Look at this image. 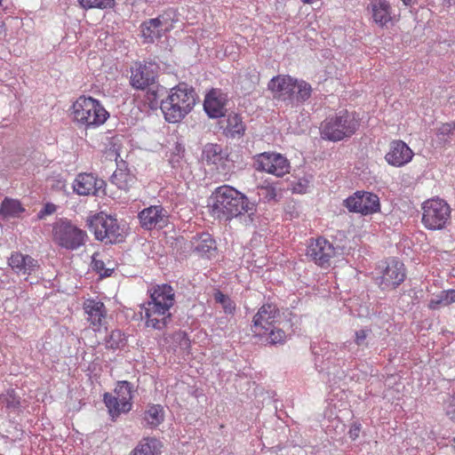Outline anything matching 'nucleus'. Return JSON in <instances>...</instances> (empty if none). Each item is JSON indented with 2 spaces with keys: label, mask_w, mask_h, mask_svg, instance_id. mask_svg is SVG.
Instances as JSON below:
<instances>
[{
  "label": "nucleus",
  "mask_w": 455,
  "mask_h": 455,
  "mask_svg": "<svg viewBox=\"0 0 455 455\" xmlns=\"http://www.w3.org/2000/svg\"><path fill=\"white\" fill-rule=\"evenodd\" d=\"M0 403L5 406L7 410L16 411L20 407V397L17 395L13 389H9L6 393L1 395Z\"/></svg>",
  "instance_id": "c9c22d12"
},
{
  "label": "nucleus",
  "mask_w": 455,
  "mask_h": 455,
  "mask_svg": "<svg viewBox=\"0 0 455 455\" xmlns=\"http://www.w3.org/2000/svg\"><path fill=\"white\" fill-rule=\"evenodd\" d=\"M339 247H334L327 239L318 237L311 240L307 248V257L316 265L324 267L330 265L331 258L339 253Z\"/></svg>",
  "instance_id": "9b49d317"
},
{
  "label": "nucleus",
  "mask_w": 455,
  "mask_h": 455,
  "mask_svg": "<svg viewBox=\"0 0 455 455\" xmlns=\"http://www.w3.org/2000/svg\"><path fill=\"white\" fill-rule=\"evenodd\" d=\"M294 83H296V78L290 76H277L269 81L267 87L273 92L275 99L291 106Z\"/></svg>",
  "instance_id": "2eb2a0df"
},
{
  "label": "nucleus",
  "mask_w": 455,
  "mask_h": 455,
  "mask_svg": "<svg viewBox=\"0 0 455 455\" xmlns=\"http://www.w3.org/2000/svg\"><path fill=\"white\" fill-rule=\"evenodd\" d=\"M80 6L84 9H110L116 4L115 0H77Z\"/></svg>",
  "instance_id": "4c0bfd02"
},
{
  "label": "nucleus",
  "mask_w": 455,
  "mask_h": 455,
  "mask_svg": "<svg viewBox=\"0 0 455 455\" xmlns=\"http://www.w3.org/2000/svg\"><path fill=\"white\" fill-rule=\"evenodd\" d=\"M403 4L406 6H411L417 3V0H402Z\"/></svg>",
  "instance_id": "3c124183"
},
{
  "label": "nucleus",
  "mask_w": 455,
  "mask_h": 455,
  "mask_svg": "<svg viewBox=\"0 0 455 455\" xmlns=\"http://www.w3.org/2000/svg\"><path fill=\"white\" fill-rule=\"evenodd\" d=\"M97 253L93 254L92 260V268L102 277H108L112 275L114 269L105 267L102 260L97 259Z\"/></svg>",
  "instance_id": "79ce46f5"
},
{
  "label": "nucleus",
  "mask_w": 455,
  "mask_h": 455,
  "mask_svg": "<svg viewBox=\"0 0 455 455\" xmlns=\"http://www.w3.org/2000/svg\"><path fill=\"white\" fill-rule=\"evenodd\" d=\"M422 223L429 230H441L451 220L450 205L443 199L433 198L422 204Z\"/></svg>",
  "instance_id": "0eeeda50"
},
{
  "label": "nucleus",
  "mask_w": 455,
  "mask_h": 455,
  "mask_svg": "<svg viewBox=\"0 0 455 455\" xmlns=\"http://www.w3.org/2000/svg\"><path fill=\"white\" fill-rule=\"evenodd\" d=\"M344 203L349 212L362 215H370L380 210L379 196L371 192L357 191L347 198Z\"/></svg>",
  "instance_id": "9d476101"
},
{
  "label": "nucleus",
  "mask_w": 455,
  "mask_h": 455,
  "mask_svg": "<svg viewBox=\"0 0 455 455\" xmlns=\"http://www.w3.org/2000/svg\"><path fill=\"white\" fill-rule=\"evenodd\" d=\"M87 235L71 221L60 219L53 224V242L61 248L68 251L77 250L84 244Z\"/></svg>",
  "instance_id": "39448f33"
},
{
  "label": "nucleus",
  "mask_w": 455,
  "mask_h": 455,
  "mask_svg": "<svg viewBox=\"0 0 455 455\" xmlns=\"http://www.w3.org/2000/svg\"><path fill=\"white\" fill-rule=\"evenodd\" d=\"M359 126L356 114L343 110L326 117L321 124L320 133L323 140L337 142L352 137Z\"/></svg>",
  "instance_id": "7ed1b4c3"
},
{
  "label": "nucleus",
  "mask_w": 455,
  "mask_h": 455,
  "mask_svg": "<svg viewBox=\"0 0 455 455\" xmlns=\"http://www.w3.org/2000/svg\"><path fill=\"white\" fill-rule=\"evenodd\" d=\"M126 337L120 330H113L105 339V346L108 349H119L126 345Z\"/></svg>",
  "instance_id": "473e14b6"
},
{
  "label": "nucleus",
  "mask_w": 455,
  "mask_h": 455,
  "mask_svg": "<svg viewBox=\"0 0 455 455\" xmlns=\"http://www.w3.org/2000/svg\"><path fill=\"white\" fill-rule=\"evenodd\" d=\"M162 443L156 438H145L134 450L135 455H157L161 452Z\"/></svg>",
  "instance_id": "2f4dec72"
},
{
  "label": "nucleus",
  "mask_w": 455,
  "mask_h": 455,
  "mask_svg": "<svg viewBox=\"0 0 455 455\" xmlns=\"http://www.w3.org/2000/svg\"><path fill=\"white\" fill-rule=\"evenodd\" d=\"M140 226L147 230L163 228L168 223L167 211L161 205H153L139 213Z\"/></svg>",
  "instance_id": "4468645a"
},
{
  "label": "nucleus",
  "mask_w": 455,
  "mask_h": 455,
  "mask_svg": "<svg viewBox=\"0 0 455 455\" xmlns=\"http://www.w3.org/2000/svg\"><path fill=\"white\" fill-rule=\"evenodd\" d=\"M132 390L133 385L123 380L117 382L114 394H104V403L113 419L132 410Z\"/></svg>",
  "instance_id": "6e6552de"
},
{
  "label": "nucleus",
  "mask_w": 455,
  "mask_h": 455,
  "mask_svg": "<svg viewBox=\"0 0 455 455\" xmlns=\"http://www.w3.org/2000/svg\"><path fill=\"white\" fill-rule=\"evenodd\" d=\"M74 122L85 129L103 124L109 114L102 104L92 97L80 96L72 105Z\"/></svg>",
  "instance_id": "20e7f679"
},
{
  "label": "nucleus",
  "mask_w": 455,
  "mask_h": 455,
  "mask_svg": "<svg viewBox=\"0 0 455 455\" xmlns=\"http://www.w3.org/2000/svg\"><path fill=\"white\" fill-rule=\"evenodd\" d=\"M191 246L194 252L201 257L212 259L217 253L216 242L212 235L207 232H202L195 235L191 238Z\"/></svg>",
  "instance_id": "4be33fe9"
},
{
  "label": "nucleus",
  "mask_w": 455,
  "mask_h": 455,
  "mask_svg": "<svg viewBox=\"0 0 455 455\" xmlns=\"http://www.w3.org/2000/svg\"><path fill=\"white\" fill-rule=\"evenodd\" d=\"M412 156V150L403 141L395 140L390 144L385 158L389 164L399 167L409 163Z\"/></svg>",
  "instance_id": "5701e85b"
},
{
  "label": "nucleus",
  "mask_w": 455,
  "mask_h": 455,
  "mask_svg": "<svg viewBox=\"0 0 455 455\" xmlns=\"http://www.w3.org/2000/svg\"><path fill=\"white\" fill-rule=\"evenodd\" d=\"M144 419L151 426H158L164 421V409L161 405H152L145 412Z\"/></svg>",
  "instance_id": "e433bc0d"
},
{
  "label": "nucleus",
  "mask_w": 455,
  "mask_h": 455,
  "mask_svg": "<svg viewBox=\"0 0 455 455\" xmlns=\"http://www.w3.org/2000/svg\"><path fill=\"white\" fill-rule=\"evenodd\" d=\"M56 211V205L53 204H46L38 212L37 217L39 219L44 218L46 215H51Z\"/></svg>",
  "instance_id": "09e8293b"
},
{
  "label": "nucleus",
  "mask_w": 455,
  "mask_h": 455,
  "mask_svg": "<svg viewBox=\"0 0 455 455\" xmlns=\"http://www.w3.org/2000/svg\"><path fill=\"white\" fill-rule=\"evenodd\" d=\"M371 334V329H361L355 331V343L360 347H368V338Z\"/></svg>",
  "instance_id": "c03bdc74"
},
{
  "label": "nucleus",
  "mask_w": 455,
  "mask_h": 455,
  "mask_svg": "<svg viewBox=\"0 0 455 455\" xmlns=\"http://www.w3.org/2000/svg\"><path fill=\"white\" fill-rule=\"evenodd\" d=\"M180 335L182 337V339H181V342L182 343L181 344L186 346V347H188L189 344H190V340L188 338L187 334L185 332H182Z\"/></svg>",
  "instance_id": "8fccbe9b"
},
{
  "label": "nucleus",
  "mask_w": 455,
  "mask_h": 455,
  "mask_svg": "<svg viewBox=\"0 0 455 455\" xmlns=\"http://www.w3.org/2000/svg\"><path fill=\"white\" fill-rule=\"evenodd\" d=\"M228 95L220 89H212L205 96L204 108L210 118H219L227 111Z\"/></svg>",
  "instance_id": "a211bd4d"
},
{
  "label": "nucleus",
  "mask_w": 455,
  "mask_h": 455,
  "mask_svg": "<svg viewBox=\"0 0 455 455\" xmlns=\"http://www.w3.org/2000/svg\"><path fill=\"white\" fill-rule=\"evenodd\" d=\"M150 299L147 303L158 307H167L172 308L175 303V292L173 288L164 283L154 286L150 291Z\"/></svg>",
  "instance_id": "b1692460"
},
{
  "label": "nucleus",
  "mask_w": 455,
  "mask_h": 455,
  "mask_svg": "<svg viewBox=\"0 0 455 455\" xmlns=\"http://www.w3.org/2000/svg\"><path fill=\"white\" fill-rule=\"evenodd\" d=\"M105 186V181L92 173H79L73 182V190L79 196H97Z\"/></svg>",
  "instance_id": "f3484780"
},
{
  "label": "nucleus",
  "mask_w": 455,
  "mask_h": 455,
  "mask_svg": "<svg viewBox=\"0 0 455 455\" xmlns=\"http://www.w3.org/2000/svg\"><path fill=\"white\" fill-rule=\"evenodd\" d=\"M150 93L152 94V96H154V99H156V92L155 91H152L150 92Z\"/></svg>",
  "instance_id": "864d4df0"
},
{
  "label": "nucleus",
  "mask_w": 455,
  "mask_h": 455,
  "mask_svg": "<svg viewBox=\"0 0 455 455\" xmlns=\"http://www.w3.org/2000/svg\"><path fill=\"white\" fill-rule=\"evenodd\" d=\"M196 93L193 87L185 83L172 88L165 100L161 101V110L169 123L183 119L194 108Z\"/></svg>",
  "instance_id": "f03ea898"
},
{
  "label": "nucleus",
  "mask_w": 455,
  "mask_h": 455,
  "mask_svg": "<svg viewBox=\"0 0 455 455\" xmlns=\"http://www.w3.org/2000/svg\"><path fill=\"white\" fill-rule=\"evenodd\" d=\"M455 132V124L446 123L443 124L437 131V135L440 136V139L443 141H448V138L452 136Z\"/></svg>",
  "instance_id": "a18cd8bd"
},
{
  "label": "nucleus",
  "mask_w": 455,
  "mask_h": 455,
  "mask_svg": "<svg viewBox=\"0 0 455 455\" xmlns=\"http://www.w3.org/2000/svg\"><path fill=\"white\" fill-rule=\"evenodd\" d=\"M214 299L217 303H220L222 306L226 314L234 313L235 309V304L228 295L218 291L214 293Z\"/></svg>",
  "instance_id": "ea45409f"
},
{
  "label": "nucleus",
  "mask_w": 455,
  "mask_h": 455,
  "mask_svg": "<svg viewBox=\"0 0 455 455\" xmlns=\"http://www.w3.org/2000/svg\"><path fill=\"white\" fill-rule=\"evenodd\" d=\"M374 21L383 27L391 21V6L387 0H377L372 4Z\"/></svg>",
  "instance_id": "bb28decb"
},
{
  "label": "nucleus",
  "mask_w": 455,
  "mask_h": 455,
  "mask_svg": "<svg viewBox=\"0 0 455 455\" xmlns=\"http://www.w3.org/2000/svg\"><path fill=\"white\" fill-rule=\"evenodd\" d=\"M5 36V29L4 23L0 22V38Z\"/></svg>",
  "instance_id": "603ef678"
},
{
  "label": "nucleus",
  "mask_w": 455,
  "mask_h": 455,
  "mask_svg": "<svg viewBox=\"0 0 455 455\" xmlns=\"http://www.w3.org/2000/svg\"><path fill=\"white\" fill-rule=\"evenodd\" d=\"M209 200L211 213L220 221L230 222L234 219L245 217V214L250 221L253 220L257 201L250 200L229 185L216 188Z\"/></svg>",
  "instance_id": "f257e3e1"
},
{
  "label": "nucleus",
  "mask_w": 455,
  "mask_h": 455,
  "mask_svg": "<svg viewBox=\"0 0 455 455\" xmlns=\"http://www.w3.org/2000/svg\"><path fill=\"white\" fill-rule=\"evenodd\" d=\"M185 148L180 143H176L174 149L171 153L169 162L172 168L180 166L181 161L184 156Z\"/></svg>",
  "instance_id": "37998d69"
},
{
  "label": "nucleus",
  "mask_w": 455,
  "mask_h": 455,
  "mask_svg": "<svg viewBox=\"0 0 455 455\" xmlns=\"http://www.w3.org/2000/svg\"><path fill=\"white\" fill-rule=\"evenodd\" d=\"M245 132V124L242 117L235 113L229 114L227 118V125L224 128V133L228 138H241Z\"/></svg>",
  "instance_id": "cd10ccee"
},
{
  "label": "nucleus",
  "mask_w": 455,
  "mask_h": 455,
  "mask_svg": "<svg viewBox=\"0 0 455 455\" xmlns=\"http://www.w3.org/2000/svg\"><path fill=\"white\" fill-rule=\"evenodd\" d=\"M165 23L166 20L164 15L142 22L140 32L143 42L145 44H153L156 40L161 38L167 31V28H164Z\"/></svg>",
  "instance_id": "412c9836"
},
{
  "label": "nucleus",
  "mask_w": 455,
  "mask_h": 455,
  "mask_svg": "<svg viewBox=\"0 0 455 455\" xmlns=\"http://www.w3.org/2000/svg\"><path fill=\"white\" fill-rule=\"evenodd\" d=\"M455 302V290H446L434 295L428 302V308L438 310Z\"/></svg>",
  "instance_id": "c756f323"
},
{
  "label": "nucleus",
  "mask_w": 455,
  "mask_h": 455,
  "mask_svg": "<svg viewBox=\"0 0 455 455\" xmlns=\"http://www.w3.org/2000/svg\"><path fill=\"white\" fill-rule=\"evenodd\" d=\"M444 411L449 419L455 422V392L444 402Z\"/></svg>",
  "instance_id": "49530a36"
},
{
  "label": "nucleus",
  "mask_w": 455,
  "mask_h": 455,
  "mask_svg": "<svg viewBox=\"0 0 455 455\" xmlns=\"http://www.w3.org/2000/svg\"><path fill=\"white\" fill-rule=\"evenodd\" d=\"M255 168L257 171L282 177L290 171V164L286 157L278 153L264 152L256 156Z\"/></svg>",
  "instance_id": "1a4fd4ad"
},
{
  "label": "nucleus",
  "mask_w": 455,
  "mask_h": 455,
  "mask_svg": "<svg viewBox=\"0 0 455 455\" xmlns=\"http://www.w3.org/2000/svg\"><path fill=\"white\" fill-rule=\"evenodd\" d=\"M294 84L291 107L303 104L311 97L312 93V87L307 82L296 79Z\"/></svg>",
  "instance_id": "c85d7f7f"
},
{
  "label": "nucleus",
  "mask_w": 455,
  "mask_h": 455,
  "mask_svg": "<svg viewBox=\"0 0 455 455\" xmlns=\"http://www.w3.org/2000/svg\"><path fill=\"white\" fill-rule=\"evenodd\" d=\"M23 211L19 201L6 198L1 204L0 214L4 217H15Z\"/></svg>",
  "instance_id": "72a5a7b5"
},
{
  "label": "nucleus",
  "mask_w": 455,
  "mask_h": 455,
  "mask_svg": "<svg viewBox=\"0 0 455 455\" xmlns=\"http://www.w3.org/2000/svg\"><path fill=\"white\" fill-rule=\"evenodd\" d=\"M266 335H267L266 341L271 345L283 344L286 339L285 332L275 326L271 327Z\"/></svg>",
  "instance_id": "a19ab883"
},
{
  "label": "nucleus",
  "mask_w": 455,
  "mask_h": 455,
  "mask_svg": "<svg viewBox=\"0 0 455 455\" xmlns=\"http://www.w3.org/2000/svg\"><path fill=\"white\" fill-rule=\"evenodd\" d=\"M279 317L280 312L275 304H264L253 317L251 326L253 333L257 336L266 335Z\"/></svg>",
  "instance_id": "f8f14e48"
},
{
  "label": "nucleus",
  "mask_w": 455,
  "mask_h": 455,
  "mask_svg": "<svg viewBox=\"0 0 455 455\" xmlns=\"http://www.w3.org/2000/svg\"><path fill=\"white\" fill-rule=\"evenodd\" d=\"M226 156V153L219 144L208 143L204 148L203 157L208 164H218L225 159Z\"/></svg>",
  "instance_id": "7c9ffc66"
},
{
  "label": "nucleus",
  "mask_w": 455,
  "mask_h": 455,
  "mask_svg": "<svg viewBox=\"0 0 455 455\" xmlns=\"http://www.w3.org/2000/svg\"><path fill=\"white\" fill-rule=\"evenodd\" d=\"M332 355L331 353L328 355H323L322 360L320 361V357H315V365L316 370L319 372L325 371L327 374H338V371H336L334 360H332Z\"/></svg>",
  "instance_id": "f704fd0d"
},
{
  "label": "nucleus",
  "mask_w": 455,
  "mask_h": 455,
  "mask_svg": "<svg viewBox=\"0 0 455 455\" xmlns=\"http://www.w3.org/2000/svg\"><path fill=\"white\" fill-rule=\"evenodd\" d=\"M362 429V425L359 422H353L348 431V436L351 440L355 441L359 437Z\"/></svg>",
  "instance_id": "de8ad7c7"
},
{
  "label": "nucleus",
  "mask_w": 455,
  "mask_h": 455,
  "mask_svg": "<svg viewBox=\"0 0 455 455\" xmlns=\"http://www.w3.org/2000/svg\"><path fill=\"white\" fill-rule=\"evenodd\" d=\"M89 228L97 240L106 243H120L124 239V228L117 220L102 212L90 220Z\"/></svg>",
  "instance_id": "423d86ee"
},
{
  "label": "nucleus",
  "mask_w": 455,
  "mask_h": 455,
  "mask_svg": "<svg viewBox=\"0 0 455 455\" xmlns=\"http://www.w3.org/2000/svg\"><path fill=\"white\" fill-rule=\"evenodd\" d=\"M405 268L402 261L390 259L379 277V285L381 290H392L398 287L405 279Z\"/></svg>",
  "instance_id": "ddd939ff"
},
{
  "label": "nucleus",
  "mask_w": 455,
  "mask_h": 455,
  "mask_svg": "<svg viewBox=\"0 0 455 455\" xmlns=\"http://www.w3.org/2000/svg\"><path fill=\"white\" fill-rule=\"evenodd\" d=\"M8 265L12 270L19 275H30L36 274L40 265L30 255L14 251L8 259Z\"/></svg>",
  "instance_id": "6ab92c4d"
},
{
  "label": "nucleus",
  "mask_w": 455,
  "mask_h": 455,
  "mask_svg": "<svg viewBox=\"0 0 455 455\" xmlns=\"http://www.w3.org/2000/svg\"><path fill=\"white\" fill-rule=\"evenodd\" d=\"M112 184L119 189L128 191L136 182V177L131 173L125 162L117 164L116 170L110 178Z\"/></svg>",
  "instance_id": "a878e982"
},
{
  "label": "nucleus",
  "mask_w": 455,
  "mask_h": 455,
  "mask_svg": "<svg viewBox=\"0 0 455 455\" xmlns=\"http://www.w3.org/2000/svg\"><path fill=\"white\" fill-rule=\"evenodd\" d=\"M156 77V74L153 64L139 63L132 68L131 84L136 89L144 90L155 84Z\"/></svg>",
  "instance_id": "aec40b11"
},
{
  "label": "nucleus",
  "mask_w": 455,
  "mask_h": 455,
  "mask_svg": "<svg viewBox=\"0 0 455 455\" xmlns=\"http://www.w3.org/2000/svg\"><path fill=\"white\" fill-rule=\"evenodd\" d=\"M84 309L87 315V320L94 327L100 328L107 315V310L101 301L95 299H87L84 303Z\"/></svg>",
  "instance_id": "393cba45"
},
{
  "label": "nucleus",
  "mask_w": 455,
  "mask_h": 455,
  "mask_svg": "<svg viewBox=\"0 0 455 455\" xmlns=\"http://www.w3.org/2000/svg\"><path fill=\"white\" fill-rule=\"evenodd\" d=\"M257 195L259 196V202H272L276 201V190L275 188L270 184L262 185L257 187Z\"/></svg>",
  "instance_id": "58836bf2"
},
{
  "label": "nucleus",
  "mask_w": 455,
  "mask_h": 455,
  "mask_svg": "<svg viewBox=\"0 0 455 455\" xmlns=\"http://www.w3.org/2000/svg\"><path fill=\"white\" fill-rule=\"evenodd\" d=\"M145 310L146 326L156 330H163L172 320L171 308L167 307H158L145 303L143 305Z\"/></svg>",
  "instance_id": "dca6fc26"
}]
</instances>
